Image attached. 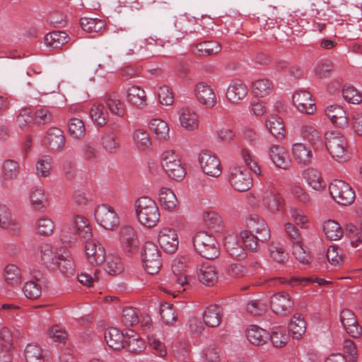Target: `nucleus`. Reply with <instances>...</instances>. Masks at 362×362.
Returning a JSON list of instances; mask_svg holds the SVG:
<instances>
[{"instance_id": "412c9836", "label": "nucleus", "mask_w": 362, "mask_h": 362, "mask_svg": "<svg viewBox=\"0 0 362 362\" xmlns=\"http://www.w3.org/2000/svg\"><path fill=\"white\" fill-rule=\"evenodd\" d=\"M195 93L200 103L207 107H213L216 104V97L210 86L201 82L197 84Z\"/></svg>"}, {"instance_id": "39448f33", "label": "nucleus", "mask_w": 362, "mask_h": 362, "mask_svg": "<svg viewBox=\"0 0 362 362\" xmlns=\"http://www.w3.org/2000/svg\"><path fill=\"white\" fill-rule=\"evenodd\" d=\"M329 190L332 199L340 205L348 206L354 201V191L343 180H333L329 185Z\"/></svg>"}, {"instance_id": "09e8293b", "label": "nucleus", "mask_w": 362, "mask_h": 362, "mask_svg": "<svg viewBox=\"0 0 362 362\" xmlns=\"http://www.w3.org/2000/svg\"><path fill=\"white\" fill-rule=\"evenodd\" d=\"M288 328L292 337L299 339L305 333V322L300 314H295L290 321Z\"/></svg>"}, {"instance_id": "393cba45", "label": "nucleus", "mask_w": 362, "mask_h": 362, "mask_svg": "<svg viewBox=\"0 0 362 362\" xmlns=\"http://www.w3.org/2000/svg\"><path fill=\"white\" fill-rule=\"evenodd\" d=\"M45 144L52 150H58L65 144V137L62 129L50 128L45 137Z\"/></svg>"}, {"instance_id": "4be33fe9", "label": "nucleus", "mask_w": 362, "mask_h": 362, "mask_svg": "<svg viewBox=\"0 0 362 362\" xmlns=\"http://www.w3.org/2000/svg\"><path fill=\"white\" fill-rule=\"evenodd\" d=\"M162 166L168 175L174 180L181 181L186 175V169L182 160H163Z\"/></svg>"}, {"instance_id": "8fccbe9b", "label": "nucleus", "mask_w": 362, "mask_h": 362, "mask_svg": "<svg viewBox=\"0 0 362 362\" xmlns=\"http://www.w3.org/2000/svg\"><path fill=\"white\" fill-rule=\"evenodd\" d=\"M68 35L63 31H53L45 37V43L53 49L60 48L67 42Z\"/></svg>"}, {"instance_id": "a19ab883", "label": "nucleus", "mask_w": 362, "mask_h": 362, "mask_svg": "<svg viewBox=\"0 0 362 362\" xmlns=\"http://www.w3.org/2000/svg\"><path fill=\"white\" fill-rule=\"evenodd\" d=\"M323 232L326 238L330 240H338L343 236L344 230L339 223L329 219L322 224Z\"/></svg>"}, {"instance_id": "4468645a", "label": "nucleus", "mask_w": 362, "mask_h": 362, "mask_svg": "<svg viewBox=\"0 0 362 362\" xmlns=\"http://www.w3.org/2000/svg\"><path fill=\"white\" fill-rule=\"evenodd\" d=\"M185 262L184 259H175L172 264V272L173 273V281L175 282L174 287L175 291L182 292L189 286L187 280L185 272Z\"/></svg>"}, {"instance_id": "4d7b16f0", "label": "nucleus", "mask_w": 362, "mask_h": 362, "mask_svg": "<svg viewBox=\"0 0 362 362\" xmlns=\"http://www.w3.org/2000/svg\"><path fill=\"white\" fill-rule=\"evenodd\" d=\"M69 134L74 139H82L86 135V127L82 119L73 117L68 122Z\"/></svg>"}, {"instance_id": "774afa93", "label": "nucleus", "mask_w": 362, "mask_h": 362, "mask_svg": "<svg viewBox=\"0 0 362 362\" xmlns=\"http://www.w3.org/2000/svg\"><path fill=\"white\" fill-rule=\"evenodd\" d=\"M160 314L163 322L168 325H173L177 320V313L173 305L164 303L160 305Z\"/></svg>"}, {"instance_id": "c03bdc74", "label": "nucleus", "mask_w": 362, "mask_h": 362, "mask_svg": "<svg viewBox=\"0 0 362 362\" xmlns=\"http://www.w3.org/2000/svg\"><path fill=\"white\" fill-rule=\"evenodd\" d=\"M60 255L57 249L51 245L45 244L41 247V258L44 264L50 269H54L56 267V261Z\"/></svg>"}, {"instance_id": "f8f14e48", "label": "nucleus", "mask_w": 362, "mask_h": 362, "mask_svg": "<svg viewBox=\"0 0 362 362\" xmlns=\"http://www.w3.org/2000/svg\"><path fill=\"white\" fill-rule=\"evenodd\" d=\"M74 225L75 233H78V235L83 240L90 239L92 237L91 228L88 222V220L80 215H77L74 217ZM65 230L63 229L61 234V240L64 243H71L76 240L75 234H73L69 238H67L65 235Z\"/></svg>"}, {"instance_id": "37998d69", "label": "nucleus", "mask_w": 362, "mask_h": 362, "mask_svg": "<svg viewBox=\"0 0 362 362\" xmlns=\"http://www.w3.org/2000/svg\"><path fill=\"white\" fill-rule=\"evenodd\" d=\"M25 362H45V356L42 348L36 343H29L23 351Z\"/></svg>"}, {"instance_id": "3c124183", "label": "nucleus", "mask_w": 362, "mask_h": 362, "mask_svg": "<svg viewBox=\"0 0 362 362\" xmlns=\"http://www.w3.org/2000/svg\"><path fill=\"white\" fill-rule=\"evenodd\" d=\"M133 141L135 145L141 151H149L152 143L148 133L144 129H136L133 133Z\"/></svg>"}, {"instance_id": "aec40b11", "label": "nucleus", "mask_w": 362, "mask_h": 362, "mask_svg": "<svg viewBox=\"0 0 362 362\" xmlns=\"http://www.w3.org/2000/svg\"><path fill=\"white\" fill-rule=\"evenodd\" d=\"M247 86L239 79L233 80L226 92L228 100L233 103H238L243 100L247 95Z\"/></svg>"}, {"instance_id": "338daca9", "label": "nucleus", "mask_w": 362, "mask_h": 362, "mask_svg": "<svg viewBox=\"0 0 362 362\" xmlns=\"http://www.w3.org/2000/svg\"><path fill=\"white\" fill-rule=\"evenodd\" d=\"M347 235L352 247H358L362 243V222L359 226L349 224L346 227Z\"/></svg>"}, {"instance_id": "20e7f679", "label": "nucleus", "mask_w": 362, "mask_h": 362, "mask_svg": "<svg viewBox=\"0 0 362 362\" xmlns=\"http://www.w3.org/2000/svg\"><path fill=\"white\" fill-rule=\"evenodd\" d=\"M94 216L96 223L103 228L114 230L119 224V217L115 209L108 204H100L95 207Z\"/></svg>"}, {"instance_id": "c756f323", "label": "nucleus", "mask_w": 362, "mask_h": 362, "mask_svg": "<svg viewBox=\"0 0 362 362\" xmlns=\"http://www.w3.org/2000/svg\"><path fill=\"white\" fill-rule=\"evenodd\" d=\"M315 282L318 285H324L328 283L327 281L321 278H299L292 277L289 280L284 277H276L269 280V285H277V284H288L291 286H294L297 284H307L309 283Z\"/></svg>"}, {"instance_id": "0e129e2a", "label": "nucleus", "mask_w": 362, "mask_h": 362, "mask_svg": "<svg viewBox=\"0 0 362 362\" xmlns=\"http://www.w3.org/2000/svg\"><path fill=\"white\" fill-rule=\"evenodd\" d=\"M201 55L209 56L218 53L221 49V45L214 41H206L196 45Z\"/></svg>"}, {"instance_id": "680f3d73", "label": "nucleus", "mask_w": 362, "mask_h": 362, "mask_svg": "<svg viewBox=\"0 0 362 362\" xmlns=\"http://www.w3.org/2000/svg\"><path fill=\"white\" fill-rule=\"evenodd\" d=\"M271 258L278 262L284 263L288 259V254L284 246L279 243H272L268 247Z\"/></svg>"}, {"instance_id": "9d476101", "label": "nucleus", "mask_w": 362, "mask_h": 362, "mask_svg": "<svg viewBox=\"0 0 362 362\" xmlns=\"http://www.w3.org/2000/svg\"><path fill=\"white\" fill-rule=\"evenodd\" d=\"M294 301L290 295L284 291L274 294L271 297L270 306L272 311L281 315H285L292 311Z\"/></svg>"}, {"instance_id": "5701e85b", "label": "nucleus", "mask_w": 362, "mask_h": 362, "mask_svg": "<svg viewBox=\"0 0 362 362\" xmlns=\"http://www.w3.org/2000/svg\"><path fill=\"white\" fill-rule=\"evenodd\" d=\"M199 281L207 286H214L218 280V272L214 266L209 264H201L197 271Z\"/></svg>"}, {"instance_id": "49530a36", "label": "nucleus", "mask_w": 362, "mask_h": 362, "mask_svg": "<svg viewBox=\"0 0 362 362\" xmlns=\"http://www.w3.org/2000/svg\"><path fill=\"white\" fill-rule=\"evenodd\" d=\"M56 262V267L54 270H59L62 274L69 276L72 275L75 270L73 259L68 252L61 254Z\"/></svg>"}, {"instance_id": "a18cd8bd", "label": "nucleus", "mask_w": 362, "mask_h": 362, "mask_svg": "<svg viewBox=\"0 0 362 362\" xmlns=\"http://www.w3.org/2000/svg\"><path fill=\"white\" fill-rule=\"evenodd\" d=\"M273 88V83L267 78L257 79L252 82L251 86L252 93L260 98L269 95Z\"/></svg>"}, {"instance_id": "bf43d9fd", "label": "nucleus", "mask_w": 362, "mask_h": 362, "mask_svg": "<svg viewBox=\"0 0 362 362\" xmlns=\"http://www.w3.org/2000/svg\"><path fill=\"white\" fill-rule=\"evenodd\" d=\"M291 153L295 158H312L317 156L309 146L303 143H296L292 145Z\"/></svg>"}, {"instance_id": "6ab92c4d", "label": "nucleus", "mask_w": 362, "mask_h": 362, "mask_svg": "<svg viewBox=\"0 0 362 362\" xmlns=\"http://www.w3.org/2000/svg\"><path fill=\"white\" fill-rule=\"evenodd\" d=\"M179 121L182 127L187 131H194L199 125V115L192 108L185 107L178 112Z\"/></svg>"}, {"instance_id": "b1692460", "label": "nucleus", "mask_w": 362, "mask_h": 362, "mask_svg": "<svg viewBox=\"0 0 362 362\" xmlns=\"http://www.w3.org/2000/svg\"><path fill=\"white\" fill-rule=\"evenodd\" d=\"M326 115L332 123L340 128L348 126L349 120L345 110L339 105H329L325 109Z\"/></svg>"}, {"instance_id": "ddd939ff", "label": "nucleus", "mask_w": 362, "mask_h": 362, "mask_svg": "<svg viewBox=\"0 0 362 362\" xmlns=\"http://www.w3.org/2000/svg\"><path fill=\"white\" fill-rule=\"evenodd\" d=\"M85 250L89 262L93 265H99L105 259V250L104 247L96 240H85Z\"/></svg>"}, {"instance_id": "052dcab7", "label": "nucleus", "mask_w": 362, "mask_h": 362, "mask_svg": "<svg viewBox=\"0 0 362 362\" xmlns=\"http://www.w3.org/2000/svg\"><path fill=\"white\" fill-rule=\"evenodd\" d=\"M240 237L245 247L252 252L257 251L259 247V234L255 235L251 231L244 230L240 233Z\"/></svg>"}, {"instance_id": "f704fd0d", "label": "nucleus", "mask_w": 362, "mask_h": 362, "mask_svg": "<svg viewBox=\"0 0 362 362\" xmlns=\"http://www.w3.org/2000/svg\"><path fill=\"white\" fill-rule=\"evenodd\" d=\"M93 122L98 127H103L108 121L109 114L102 103H94L89 110Z\"/></svg>"}, {"instance_id": "de8ad7c7", "label": "nucleus", "mask_w": 362, "mask_h": 362, "mask_svg": "<svg viewBox=\"0 0 362 362\" xmlns=\"http://www.w3.org/2000/svg\"><path fill=\"white\" fill-rule=\"evenodd\" d=\"M289 214L296 225L301 229H308L310 220L305 211L300 206H291L289 209Z\"/></svg>"}, {"instance_id": "58836bf2", "label": "nucleus", "mask_w": 362, "mask_h": 362, "mask_svg": "<svg viewBox=\"0 0 362 362\" xmlns=\"http://www.w3.org/2000/svg\"><path fill=\"white\" fill-rule=\"evenodd\" d=\"M158 196L159 202L165 209L173 211L177 206L178 200L172 189L162 187L159 190Z\"/></svg>"}, {"instance_id": "a878e982", "label": "nucleus", "mask_w": 362, "mask_h": 362, "mask_svg": "<svg viewBox=\"0 0 362 362\" xmlns=\"http://www.w3.org/2000/svg\"><path fill=\"white\" fill-rule=\"evenodd\" d=\"M105 341L107 346L115 351L120 350L124 347V334L116 327H110L107 329L104 334Z\"/></svg>"}, {"instance_id": "f3484780", "label": "nucleus", "mask_w": 362, "mask_h": 362, "mask_svg": "<svg viewBox=\"0 0 362 362\" xmlns=\"http://www.w3.org/2000/svg\"><path fill=\"white\" fill-rule=\"evenodd\" d=\"M340 321L344 329L351 337L358 338L362 334V327L358 325L354 313L344 309L340 314Z\"/></svg>"}, {"instance_id": "7c9ffc66", "label": "nucleus", "mask_w": 362, "mask_h": 362, "mask_svg": "<svg viewBox=\"0 0 362 362\" xmlns=\"http://www.w3.org/2000/svg\"><path fill=\"white\" fill-rule=\"evenodd\" d=\"M265 125L269 132L276 139L284 137L286 129L282 119L277 115L272 114L267 117Z\"/></svg>"}, {"instance_id": "6e6d98bb", "label": "nucleus", "mask_w": 362, "mask_h": 362, "mask_svg": "<svg viewBox=\"0 0 362 362\" xmlns=\"http://www.w3.org/2000/svg\"><path fill=\"white\" fill-rule=\"evenodd\" d=\"M81 26L88 33H100L105 28V22L103 20L92 18H81Z\"/></svg>"}, {"instance_id": "72a5a7b5", "label": "nucleus", "mask_w": 362, "mask_h": 362, "mask_svg": "<svg viewBox=\"0 0 362 362\" xmlns=\"http://www.w3.org/2000/svg\"><path fill=\"white\" fill-rule=\"evenodd\" d=\"M124 347L132 353L139 354L145 349L146 343L137 333L130 330L126 333Z\"/></svg>"}, {"instance_id": "2eb2a0df", "label": "nucleus", "mask_w": 362, "mask_h": 362, "mask_svg": "<svg viewBox=\"0 0 362 362\" xmlns=\"http://www.w3.org/2000/svg\"><path fill=\"white\" fill-rule=\"evenodd\" d=\"M29 200L32 209L39 212H45L49 205L48 195L40 185L33 186L30 189Z\"/></svg>"}, {"instance_id": "dca6fc26", "label": "nucleus", "mask_w": 362, "mask_h": 362, "mask_svg": "<svg viewBox=\"0 0 362 362\" xmlns=\"http://www.w3.org/2000/svg\"><path fill=\"white\" fill-rule=\"evenodd\" d=\"M158 240L161 248L168 253H173L177 249L178 237L174 229L162 228L158 233Z\"/></svg>"}, {"instance_id": "603ef678", "label": "nucleus", "mask_w": 362, "mask_h": 362, "mask_svg": "<svg viewBox=\"0 0 362 362\" xmlns=\"http://www.w3.org/2000/svg\"><path fill=\"white\" fill-rule=\"evenodd\" d=\"M203 172L211 177H217L222 172L220 160H199Z\"/></svg>"}, {"instance_id": "69168bd1", "label": "nucleus", "mask_w": 362, "mask_h": 362, "mask_svg": "<svg viewBox=\"0 0 362 362\" xmlns=\"http://www.w3.org/2000/svg\"><path fill=\"white\" fill-rule=\"evenodd\" d=\"M269 339L274 346L282 347L287 344L288 336L284 328L276 327L269 334Z\"/></svg>"}, {"instance_id": "f03ea898", "label": "nucleus", "mask_w": 362, "mask_h": 362, "mask_svg": "<svg viewBox=\"0 0 362 362\" xmlns=\"http://www.w3.org/2000/svg\"><path fill=\"white\" fill-rule=\"evenodd\" d=\"M134 207L140 224L147 228H153L158 224L160 211L153 199L146 196L141 197L135 201Z\"/></svg>"}, {"instance_id": "c85d7f7f", "label": "nucleus", "mask_w": 362, "mask_h": 362, "mask_svg": "<svg viewBox=\"0 0 362 362\" xmlns=\"http://www.w3.org/2000/svg\"><path fill=\"white\" fill-rule=\"evenodd\" d=\"M303 177L309 187L316 191H322L326 187V182L323 180L319 170L313 168H309L303 172Z\"/></svg>"}, {"instance_id": "5fc2aeb1", "label": "nucleus", "mask_w": 362, "mask_h": 362, "mask_svg": "<svg viewBox=\"0 0 362 362\" xmlns=\"http://www.w3.org/2000/svg\"><path fill=\"white\" fill-rule=\"evenodd\" d=\"M11 227V230L16 233H18V224L13 220L11 211L8 206L5 204H0V228H8Z\"/></svg>"}, {"instance_id": "6e6552de", "label": "nucleus", "mask_w": 362, "mask_h": 362, "mask_svg": "<svg viewBox=\"0 0 362 362\" xmlns=\"http://www.w3.org/2000/svg\"><path fill=\"white\" fill-rule=\"evenodd\" d=\"M121 247L127 252L132 253L139 248V241L136 229L129 225L122 226L118 232Z\"/></svg>"}, {"instance_id": "79ce46f5", "label": "nucleus", "mask_w": 362, "mask_h": 362, "mask_svg": "<svg viewBox=\"0 0 362 362\" xmlns=\"http://www.w3.org/2000/svg\"><path fill=\"white\" fill-rule=\"evenodd\" d=\"M22 291L26 298L35 300L41 296L42 284L40 279L30 280L25 282L22 286Z\"/></svg>"}, {"instance_id": "473e14b6", "label": "nucleus", "mask_w": 362, "mask_h": 362, "mask_svg": "<svg viewBox=\"0 0 362 362\" xmlns=\"http://www.w3.org/2000/svg\"><path fill=\"white\" fill-rule=\"evenodd\" d=\"M248 341L255 346H262L269 339V333L257 325H250L247 330Z\"/></svg>"}, {"instance_id": "e2e57ef3", "label": "nucleus", "mask_w": 362, "mask_h": 362, "mask_svg": "<svg viewBox=\"0 0 362 362\" xmlns=\"http://www.w3.org/2000/svg\"><path fill=\"white\" fill-rule=\"evenodd\" d=\"M293 198L305 206L311 204V197L306 189L300 185H294L291 188Z\"/></svg>"}, {"instance_id": "1a4fd4ad", "label": "nucleus", "mask_w": 362, "mask_h": 362, "mask_svg": "<svg viewBox=\"0 0 362 362\" xmlns=\"http://www.w3.org/2000/svg\"><path fill=\"white\" fill-rule=\"evenodd\" d=\"M245 224L256 234H259V239L262 243L267 242L270 239V229L264 219L258 214H248L245 217Z\"/></svg>"}, {"instance_id": "f257e3e1", "label": "nucleus", "mask_w": 362, "mask_h": 362, "mask_svg": "<svg viewBox=\"0 0 362 362\" xmlns=\"http://www.w3.org/2000/svg\"><path fill=\"white\" fill-rule=\"evenodd\" d=\"M244 164L230 168L228 178L231 186L237 191L245 192L252 185L249 169L259 175L262 170L257 160H243Z\"/></svg>"}, {"instance_id": "bb28decb", "label": "nucleus", "mask_w": 362, "mask_h": 362, "mask_svg": "<svg viewBox=\"0 0 362 362\" xmlns=\"http://www.w3.org/2000/svg\"><path fill=\"white\" fill-rule=\"evenodd\" d=\"M145 90L138 86H132L127 90V102L138 108L142 109L147 105Z\"/></svg>"}, {"instance_id": "864d4df0", "label": "nucleus", "mask_w": 362, "mask_h": 362, "mask_svg": "<svg viewBox=\"0 0 362 362\" xmlns=\"http://www.w3.org/2000/svg\"><path fill=\"white\" fill-rule=\"evenodd\" d=\"M101 145L108 153H115L119 148V143L116 133L106 132L101 136Z\"/></svg>"}, {"instance_id": "c9c22d12", "label": "nucleus", "mask_w": 362, "mask_h": 362, "mask_svg": "<svg viewBox=\"0 0 362 362\" xmlns=\"http://www.w3.org/2000/svg\"><path fill=\"white\" fill-rule=\"evenodd\" d=\"M224 246L231 257L239 259L245 257V250L238 243L237 237L233 234H228L225 237Z\"/></svg>"}, {"instance_id": "2f4dec72", "label": "nucleus", "mask_w": 362, "mask_h": 362, "mask_svg": "<svg viewBox=\"0 0 362 362\" xmlns=\"http://www.w3.org/2000/svg\"><path fill=\"white\" fill-rule=\"evenodd\" d=\"M104 100L112 114L123 117L126 112L125 105L120 100L118 93L112 92L106 93Z\"/></svg>"}, {"instance_id": "9b49d317", "label": "nucleus", "mask_w": 362, "mask_h": 362, "mask_svg": "<svg viewBox=\"0 0 362 362\" xmlns=\"http://www.w3.org/2000/svg\"><path fill=\"white\" fill-rule=\"evenodd\" d=\"M346 146V139L340 133L332 132L326 135V148L332 158H341Z\"/></svg>"}, {"instance_id": "ea45409f", "label": "nucleus", "mask_w": 362, "mask_h": 362, "mask_svg": "<svg viewBox=\"0 0 362 362\" xmlns=\"http://www.w3.org/2000/svg\"><path fill=\"white\" fill-rule=\"evenodd\" d=\"M204 223L215 233H221L224 227L222 217L216 211H206L202 215Z\"/></svg>"}, {"instance_id": "0eeeda50", "label": "nucleus", "mask_w": 362, "mask_h": 362, "mask_svg": "<svg viewBox=\"0 0 362 362\" xmlns=\"http://www.w3.org/2000/svg\"><path fill=\"white\" fill-rule=\"evenodd\" d=\"M262 208L269 215L282 212L285 209V200L283 196L273 189L265 190L262 195Z\"/></svg>"}, {"instance_id": "7ed1b4c3", "label": "nucleus", "mask_w": 362, "mask_h": 362, "mask_svg": "<svg viewBox=\"0 0 362 362\" xmlns=\"http://www.w3.org/2000/svg\"><path fill=\"white\" fill-rule=\"evenodd\" d=\"M194 250L204 258L213 259L219 255L216 238L206 231H199L192 238Z\"/></svg>"}, {"instance_id": "cd10ccee", "label": "nucleus", "mask_w": 362, "mask_h": 362, "mask_svg": "<svg viewBox=\"0 0 362 362\" xmlns=\"http://www.w3.org/2000/svg\"><path fill=\"white\" fill-rule=\"evenodd\" d=\"M3 276L5 283L12 287L18 286L23 280L21 269L13 263H10L5 266L3 270Z\"/></svg>"}, {"instance_id": "4c0bfd02", "label": "nucleus", "mask_w": 362, "mask_h": 362, "mask_svg": "<svg viewBox=\"0 0 362 362\" xmlns=\"http://www.w3.org/2000/svg\"><path fill=\"white\" fill-rule=\"evenodd\" d=\"M149 128L158 140L166 141L170 137L169 126L168 123L163 119L158 118L152 119L149 123Z\"/></svg>"}, {"instance_id": "e433bc0d", "label": "nucleus", "mask_w": 362, "mask_h": 362, "mask_svg": "<svg viewBox=\"0 0 362 362\" xmlns=\"http://www.w3.org/2000/svg\"><path fill=\"white\" fill-rule=\"evenodd\" d=\"M221 316V308L216 305H210L204 310L203 320L206 326L216 327L220 325Z\"/></svg>"}, {"instance_id": "423d86ee", "label": "nucleus", "mask_w": 362, "mask_h": 362, "mask_svg": "<svg viewBox=\"0 0 362 362\" xmlns=\"http://www.w3.org/2000/svg\"><path fill=\"white\" fill-rule=\"evenodd\" d=\"M142 260L145 270L150 274H156L161 267L158 248L151 242L145 243L143 247Z\"/></svg>"}, {"instance_id": "a211bd4d", "label": "nucleus", "mask_w": 362, "mask_h": 362, "mask_svg": "<svg viewBox=\"0 0 362 362\" xmlns=\"http://www.w3.org/2000/svg\"><path fill=\"white\" fill-rule=\"evenodd\" d=\"M293 102L296 108L301 112L308 115L313 114L316 110L311 94L307 90H296L293 95Z\"/></svg>"}, {"instance_id": "13d9d810", "label": "nucleus", "mask_w": 362, "mask_h": 362, "mask_svg": "<svg viewBox=\"0 0 362 362\" xmlns=\"http://www.w3.org/2000/svg\"><path fill=\"white\" fill-rule=\"evenodd\" d=\"M302 134L312 144L313 148L322 144L321 135L313 124H305L302 128Z\"/></svg>"}]
</instances>
